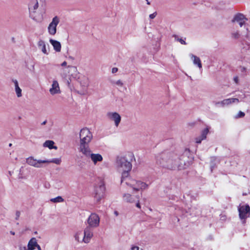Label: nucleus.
<instances>
[{
    "label": "nucleus",
    "mask_w": 250,
    "mask_h": 250,
    "mask_svg": "<svg viewBox=\"0 0 250 250\" xmlns=\"http://www.w3.org/2000/svg\"><path fill=\"white\" fill-rule=\"evenodd\" d=\"M100 218L96 213H91L87 219V227L91 228H98L100 225Z\"/></svg>",
    "instance_id": "obj_7"
},
{
    "label": "nucleus",
    "mask_w": 250,
    "mask_h": 250,
    "mask_svg": "<svg viewBox=\"0 0 250 250\" xmlns=\"http://www.w3.org/2000/svg\"><path fill=\"white\" fill-rule=\"evenodd\" d=\"M106 117L109 121L114 122L116 127L119 126L121 121V117L118 113L116 112H108L106 113Z\"/></svg>",
    "instance_id": "obj_12"
},
{
    "label": "nucleus",
    "mask_w": 250,
    "mask_h": 250,
    "mask_svg": "<svg viewBox=\"0 0 250 250\" xmlns=\"http://www.w3.org/2000/svg\"><path fill=\"white\" fill-rule=\"evenodd\" d=\"M114 213L116 214V215H118V214L117 211H115Z\"/></svg>",
    "instance_id": "obj_39"
},
{
    "label": "nucleus",
    "mask_w": 250,
    "mask_h": 250,
    "mask_svg": "<svg viewBox=\"0 0 250 250\" xmlns=\"http://www.w3.org/2000/svg\"><path fill=\"white\" fill-rule=\"evenodd\" d=\"M79 137L80 140L78 149L81 153L90 148L88 144L93 139V135L88 128H83L80 130Z\"/></svg>",
    "instance_id": "obj_3"
},
{
    "label": "nucleus",
    "mask_w": 250,
    "mask_h": 250,
    "mask_svg": "<svg viewBox=\"0 0 250 250\" xmlns=\"http://www.w3.org/2000/svg\"><path fill=\"white\" fill-rule=\"evenodd\" d=\"M86 158L89 159L94 166H97L99 163L103 161V157L100 153H94L90 148L81 152Z\"/></svg>",
    "instance_id": "obj_5"
},
{
    "label": "nucleus",
    "mask_w": 250,
    "mask_h": 250,
    "mask_svg": "<svg viewBox=\"0 0 250 250\" xmlns=\"http://www.w3.org/2000/svg\"><path fill=\"white\" fill-rule=\"evenodd\" d=\"M115 166L117 171L122 173V183H123L124 179L128 176L132 168V164L125 156H118L116 158Z\"/></svg>",
    "instance_id": "obj_2"
},
{
    "label": "nucleus",
    "mask_w": 250,
    "mask_h": 250,
    "mask_svg": "<svg viewBox=\"0 0 250 250\" xmlns=\"http://www.w3.org/2000/svg\"><path fill=\"white\" fill-rule=\"evenodd\" d=\"M38 48L45 55H48L49 53V48L48 44L42 40H40L37 43Z\"/></svg>",
    "instance_id": "obj_16"
},
{
    "label": "nucleus",
    "mask_w": 250,
    "mask_h": 250,
    "mask_svg": "<svg viewBox=\"0 0 250 250\" xmlns=\"http://www.w3.org/2000/svg\"><path fill=\"white\" fill-rule=\"evenodd\" d=\"M50 201L52 203H61L64 201V199L61 196H57L56 198H51Z\"/></svg>",
    "instance_id": "obj_28"
},
{
    "label": "nucleus",
    "mask_w": 250,
    "mask_h": 250,
    "mask_svg": "<svg viewBox=\"0 0 250 250\" xmlns=\"http://www.w3.org/2000/svg\"><path fill=\"white\" fill-rule=\"evenodd\" d=\"M45 164L54 163L60 165L62 162L61 158H54L51 160H45Z\"/></svg>",
    "instance_id": "obj_26"
},
{
    "label": "nucleus",
    "mask_w": 250,
    "mask_h": 250,
    "mask_svg": "<svg viewBox=\"0 0 250 250\" xmlns=\"http://www.w3.org/2000/svg\"><path fill=\"white\" fill-rule=\"evenodd\" d=\"M13 83L14 84L15 91L16 92V96L18 98H21L22 97V90L20 87L19 83L17 80H13Z\"/></svg>",
    "instance_id": "obj_20"
},
{
    "label": "nucleus",
    "mask_w": 250,
    "mask_h": 250,
    "mask_svg": "<svg viewBox=\"0 0 250 250\" xmlns=\"http://www.w3.org/2000/svg\"><path fill=\"white\" fill-rule=\"evenodd\" d=\"M174 40L176 41L180 42L182 44L186 45V42L182 38H180L177 35H174L173 36Z\"/></svg>",
    "instance_id": "obj_29"
},
{
    "label": "nucleus",
    "mask_w": 250,
    "mask_h": 250,
    "mask_svg": "<svg viewBox=\"0 0 250 250\" xmlns=\"http://www.w3.org/2000/svg\"><path fill=\"white\" fill-rule=\"evenodd\" d=\"M123 198L124 201L129 203H133L137 202L136 206L139 208H141V205L139 203V197L138 195H132L129 193H124L123 195Z\"/></svg>",
    "instance_id": "obj_10"
},
{
    "label": "nucleus",
    "mask_w": 250,
    "mask_h": 250,
    "mask_svg": "<svg viewBox=\"0 0 250 250\" xmlns=\"http://www.w3.org/2000/svg\"><path fill=\"white\" fill-rule=\"evenodd\" d=\"M93 236V229L90 227H86L83 230V236L82 241L84 243H88Z\"/></svg>",
    "instance_id": "obj_13"
},
{
    "label": "nucleus",
    "mask_w": 250,
    "mask_h": 250,
    "mask_svg": "<svg viewBox=\"0 0 250 250\" xmlns=\"http://www.w3.org/2000/svg\"><path fill=\"white\" fill-rule=\"evenodd\" d=\"M131 250H140L139 248L137 246H133L131 248Z\"/></svg>",
    "instance_id": "obj_33"
},
{
    "label": "nucleus",
    "mask_w": 250,
    "mask_h": 250,
    "mask_svg": "<svg viewBox=\"0 0 250 250\" xmlns=\"http://www.w3.org/2000/svg\"><path fill=\"white\" fill-rule=\"evenodd\" d=\"M124 179L125 184L129 187L133 192L143 191L147 189L148 185L140 180L136 179L132 177H126Z\"/></svg>",
    "instance_id": "obj_4"
},
{
    "label": "nucleus",
    "mask_w": 250,
    "mask_h": 250,
    "mask_svg": "<svg viewBox=\"0 0 250 250\" xmlns=\"http://www.w3.org/2000/svg\"><path fill=\"white\" fill-rule=\"evenodd\" d=\"M26 163L29 166L35 168H42L45 164V160H38L34 157H29L26 159Z\"/></svg>",
    "instance_id": "obj_8"
},
{
    "label": "nucleus",
    "mask_w": 250,
    "mask_h": 250,
    "mask_svg": "<svg viewBox=\"0 0 250 250\" xmlns=\"http://www.w3.org/2000/svg\"><path fill=\"white\" fill-rule=\"evenodd\" d=\"M38 7V2L37 0H33L31 1L29 5V8L31 10H35Z\"/></svg>",
    "instance_id": "obj_25"
},
{
    "label": "nucleus",
    "mask_w": 250,
    "mask_h": 250,
    "mask_svg": "<svg viewBox=\"0 0 250 250\" xmlns=\"http://www.w3.org/2000/svg\"><path fill=\"white\" fill-rule=\"evenodd\" d=\"M38 245L37 240L35 238H32L28 242L27 248L30 250H34Z\"/></svg>",
    "instance_id": "obj_22"
},
{
    "label": "nucleus",
    "mask_w": 250,
    "mask_h": 250,
    "mask_svg": "<svg viewBox=\"0 0 250 250\" xmlns=\"http://www.w3.org/2000/svg\"><path fill=\"white\" fill-rule=\"evenodd\" d=\"M118 71V68L116 67H113L112 69V73H115Z\"/></svg>",
    "instance_id": "obj_34"
},
{
    "label": "nucleus",
    "mask_w": 250,
    "mask_h": 250,
    "mask_svg": "<svg viewBox=\"0 0 250 250\" xmlns=\"http://www.w3.org/2000/svg\"><path fill=\"white\" fill-rule=\"evenodd\" d=\"M83 235L82 232L81 231H77L74 237L75 240L78 242H83L82 241V236Z\"/></svg>",
    "instance_id": "obj_27"
},
{
    "label": "nucleus",
    "mask_w": 250,
    "mask_h": 250,
    "mask_svg": "<svg viewBox=\"0 0 250 250\" xmlns=\"http://www.w3.org/2000/svg\"><path fill=\"white\" fill-rule=\"evenodd\" d=\"M245 114L243 112L239 111L238 114L237 115L236 118H238L243 117L245 116Z\"/></svg>",
    "instance_id": "obj_31"
},
{
    "label": "nucleus",
    "mask_w": 250,
    "mask_h": 250,
    "mask_svg": "<svg viewBox=\"0 0 250 250\" xmlns=\"http://www.w3.org/2000/svg\"><path fill=\"white\" fill-rule=\"evenodd\" d=\"M54 142L53 141L47 140L44 143L43 146L45 147H48L50 149L53 148L57 149V147L56 146H54Z\"/></svg>",
    "instance_id": "obj_24"
},
{
    "label": "nucleus",
    "mask_w": 250,
    "mask_h": 250,
    "mask_svg": "<svg viewBox=\"0 0 250 250\" xmlns=\"http://www.w3.org/2000/svg\"><path fill=\"white\" fill-rule=\"evenodd\" d=\"M209 132V129L208 128H206L202 130L200 136L197 137L195 138V142L197 144H200L202 140L206 139L207 135Z\"/></svg>",
    "instance_id": "obj_18"
},
{
    "label": "nucleus",
    "mask_w": 250,
    "mask_h": 250,
    "mask_svg": "<svg viewBox=\"0 0 250 250\" xmlns=\"http://www.w3.org/2000/svg\"><path fill=\"white\" fill-rule=\"evenodd\" d=\"M239 217L241 220H245L250 216V208L249 205L240 206L238 208Z\"/></svg>",
    "instance_id": "obj_11"
},
{
    "label": "nucleus",
    "mask_w": 250,
    "mask_h": 250,
    "mask_svg": "<svg viewBox=\"0 0 250 250\" xmlns=\"http://www.w3.org/2000/svg\"><path fill=\"white\" fill-rule=\"evenodd\" d=\"M189 56L192 61L193 63L201 69L202 67V65L200 59L193 54H190Z\"/></svg>",
    "instance_id": "obj_19"
},
{
    "label": "nucleus",
    "mask_w": 250,
    "mask_h": 250,
    "mask_svg": "<svg viewBox=\"0 0 250 250\" xmlns=\"http://www.w3.org/2000/svg\"><path fill=\"white\" fill-rule=\"evenodd\" d=\"M113 83L119 87H123L124 85V83L121 80H118L114 81V82H113Z\"/></svg>",
    "instance_id": "obj_30"
},
{
    "label": "nucleus",
    "mask_w": 250,
    "mask_h": 250,
    "mask_svg": "<svg viewBox=\"0 0 250 250\" xmlns=\"http://www.w3.org/2000/svg\"><path fill=\"white\" fill-rule=\"evenodd\" d=\"M239 100L237 98H229L224 99L223 101L218 102L217 104H220L222 106H228L234 103H238Z\"/></svg>",
    "instance_id": "obj_17"
},
{
    "label": "nucleus",
    "mask_w": 250,
    "mask_h": 250,
    "mask_svg": "<svg viewBox=\"0 0 250 250\" xmlns=\"http://www.w3.org/2000/svg\"><path fill=\"white\" fill-rule=\"evenodd\" d=\"M10 233L11 234L13 235H14L15 234V232L13 231H10Z\"/></svg>",
    "instance_id": "obj_37"
},
{
    "label": "nucleus",
    "mask_w": 250,
    "mask_h": 250,
    "mask_svg": "<svg viewBox=\"0 0 250 250\" xmlns=\"http://www.w3.org/2000/svg\"><path fill=\"white\" fill-rule=\"evenodd\" d=\"M60 22V19L57 16L54 17L47 27V31L49 35L54 36L57 32V26Z\"/></svg>",
    "instance_id": "obj_9"
},
{
    "label": "nucleus",
    "mask_w": 250,
    "mask_h": 250,
    "mask_svg": "<svg viewBox=\"0 0 250 250\" xmlns=\"http://www.w3.org/2000/svg\"><path fill=\"white\" fill-rule=\"evenodd\" d=\"M80 84L81 86L83 89H86L89 86V80L86 77H83L80 81Z\"/></svg>",
    "instance_id": "obj_23"
},
{
    "label": "nucleus",
    "mask_w": 250,
    "mask_h": 250,
    "mask_svg": "<svg viewBox=\"0 0 250 250\" xmlns=\"http://www.w3.org/2000/svg\"><path fill=\"white\" fill-rule=\"evenodd\" d=\"M105 188L104 185L102 183L96 187L94 191V200L97 203H100L101 200L104 198L105 194Z\"/></svg>",
    "instance_id": "obj_6"
},
{
    "label": "nucleus",
    "mask_w": 250,
    "mask_h": 250,
    "mask_svg": "<svg viewBox=\"0 0 250 250\" xmlns=\"http://www.w3.org/2000/svg\"><path fill=\"white\" fill-rule=\"evenodd\" d=\"M157 15V12H155L149 15V18L151 19H153L156 17Z\"/></svg>",
    "instance_id": "obj_32"
},
{
    "label": "nucleus",
    "mask_w": 250,
    "mask_h": 250,
    "mask_svg": "<svg viewBox=\"0 0 250 250\" xmlns=\"http://www.w3.org/2000/svg\"><path fill=\"white\" fill-rule=\"evenodd\" d=\"M242 69L243 71H245L246 70V68L245 67H243Z\"/></svg>",
    "instance_id": "obj_40"
},
{
    "label": "nucleus",
    "mask_w": 250,
    "mask_h": 250,
    "mask_svg": "<svg viewBox=\"0 0 250 250\" xmlns=\"http://www.w3.org/2000/svg\"><path fill=\"white\" fill-rule=\"evenodd\" d=\"M38 250H41V247L38 244V245L36 246Z\"/></svg>",
    "instance_id": "obj_36"
},
{
    "label": "nucleus",
    "mask_w": 250,
    "mask_h": 250,
    "mask_svg": "<svg viewBox=\"0 0 250 250\" xmlns=\"http://www.w3.org/2000/svg\"><path fill=\"white\" fill-rule=\"evenodd\" d=\"M49 91L52 95L59 94L61 93L59 83L57 80H53L52 81V83L50 88H49Z\"/></svg>",
    "instance_id": "obj_14"
},
{
    "label": "nucleus",
    "mask_w": 250,
    "mask_h": 250,
    "mask_svg": "<svg viewBox=\"0 0 250 250\" xmlns=\"http://www.w3.org/2000/svg\"><path fill=\"white\" fill-rule=\"evenodd\" d=\"M46 121H44V122L42 123V125H45V124H46Z\"/></svg>",
    "instance_id": "obj_38"
},
{
    "label": "nucleus",
    "mask_w": 250,
    "mask_h": 250,
    "mask_svg": "<svg viewBox=\"0 0 250 250\" xmlns=\"http://www.w3.org/2000/svg\"><path fill=\"white\" fill-rule=\"evenodd\" d=\"M66 65H67V62H65V61L63 62L61 64V65H62V66H66Z\"/></svg>",
    "instance_id": "obj_35"
},
{
    "label": "nucleus",
    "mask_w": 250,
    "mask_h": 250,
    "mask_svg": "<svg viewBox=\"0 0 250 250\" xmlns=\"http://www.w3.org/2000/svg\"><path fill=\"white\" fill-rule=\"evenodd\" d=\"M247 21V19L241 13L236 14L232 20L233 22L238 23L240 27H242Z\"/></svg>",
    "instance_id": "obj_15"
},
{
    "label": "nucleus",
    "mask_w": 250,
    "mask_h": 250,
    "mask_svg": "<svg viewBox=\"0 0 250 250\" xmlns=\"http://www.w3.org/2000/svg\"><path fill=\"white\" fill-rule=\"evenodd\" d=\"M186 156L179 157L174 153H169L164 155L160 162L162 167L167 169L176 170H183L189 165V162L185 161Z\"/></svg>",
    "instance_id": "obj_1"
},
{
    "label": "nucleus",
    "mask_w": 250,
    "mask_h": 250,
    "mask_svg": "<svg viewBox=\"0 0 250 250\" xmlns=\"http://www.w3.org/2000/svg\"><path fill=\"white\" fill-rule=\"evenodd\" d=\"M49 42L56 52H60L61 51L62 46L61 43L59 41L53 39H50Z\"/></svg>",
    "instance_id": "obj_21"
}]
</instances>
